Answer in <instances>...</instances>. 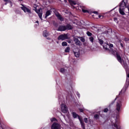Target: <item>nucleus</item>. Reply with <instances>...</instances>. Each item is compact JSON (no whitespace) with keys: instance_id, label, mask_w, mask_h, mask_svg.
I'll use <instances>...</instances> for the list:
<instances>
[{"instance_id":"obj_1","label":"nucleus","mask_w":129,"mask_h":129,"mask_svg":"<svg viewBox=\"0 0 129 129\" xmlns=\"http://www.w3.org/2000/svg\"><path fill=\"white\" fill-rule=\"evenodd\" d=\"M61 109L62 112H63V113H67V112H68V108H67V106H66V105L64 104H61Z\"/></svg>"},{"instance_id":"obj_2","label":"nucleus","mask_w":129,"mask_h":129,"mask_svg":"<svg viewBox=\"0 0 129 129\" xmlns=\"http://www.w3.org/2000/svg\"><path fill=\"white\" fill-rule=\"evenodd\" d=\"M58 40H61L62 41H64V40H66L68 39V36L67 34H61L58 37Z\"/></svg>"},{"instance_id":"obj_3","label":"nucleus","mask_w":129,"mask_h":129,"mask_svg":"<svg viewBox=\"0 0 129 129\" xmlns=\"http://www.w3.org/2000/svg\"><path fill=\"white\" fill-rule=\"evenodd\" d=\"M35 12L36 13H37V14H38V16L39 17L40 20H43L42 19V16L43 15V14L42 13V9L41 8L38 10L36 9Z\"/></svg>"},{"instance_id":"obj_4","label":"nucleus","mask_w":129,"mask_h":129,"mask_svg":"<svg viewBox=\"0 0 129 129\" xmlns=\"http://www.w3.org/2000/svg\"><path fill=\"white\" fill-rule=\"evenodd\" d=\"M115 53H116L117 61H118V62H119V63H120V64H122V62H123V59H122V58H121V57L118 54V53H117L116 52Z\"/></svg>"},{"instance_id":"obj_5","label":"nucleus","mask_w":129,"mask_h":129,"mask_svg":"<svg viewBox=\"0 0 129 129\" xmlns=\"http://www.w3.org/2000/svg\"><path fill=\"white\" fill-rule=\"evenodd\" d=\"M55 15L56 17H57V19H58V20L61 21V22H63V21H64V18L63 17H62V15H61L60 14H59V13L55 12Z\"/></svg>"},{"instance_id":"obj_6","label":"nucleus","mask_w":129,"mask_h":129,"mask_svg":"<svg viewBox=\"0 0 129 129\" xmlns=\"http://www.w3.org/2000/svg\"><path fill=\"white\" fill-rule=\"evenodd\" d=\"M109 48H110V49H109V50L110 52V53H111V54H113V55H114V54H115L116 51L115 50H113V49H111V48H113V44H110L109 45Z\"/></svg>"},{"instance_id":"obj_7","label":"nucleus","mask_w":129,"mask_h":129,"mask_svg":"<svg viewBox=\"0 0 129 129\" xmlns=\"http://www.w3.org/2000/svg\"><path fill=\"white\" fill-rule=\"evenodd\" d=\"M58 31H60V32L66 31V26L63 25L59 26L58 28Z\"/></svg>"},{"instance_id":"obj_8","label":"nucleus","mask_w":129,"mask_h":129,"mask_svg":"<svg viewBox=\"0 0 129 129\" xmlns=\"http://www.w3.org/2000/svg\"><path fill=\"white\" fill-rule=\"evenodd\" d=\"M59 124L54 122L51 125V129H59Z\"/></svg>"},{"instance_id":"obj_9","label":"nucleus","mask_w":129,"mask_h":129,"mask_svg":"<svg viewBox=\"0 0 129 129\" xmlns=\"http://www.w3.org/2000/svg\"><path fill=\"white\" fill-rule=\"evenodd\" d=\"M74 41L76 45H77V46H81V42L80 41L78 38H74Z\"/></svg>"},{"instance_id":"obj_10","label":"nucleus","mask_w":129,"mask_h":129,"mask_svg":"<svg viewBox=\"0 0 129 129\" xmlns=\"http://www.w3.org/2000/svg\"><path fill=\"white\" fill-rule=\"evenodd\" d=\"M21 10L24 11L25 13H29V14H31V10L27 8V7H21Z\"/></svg>"},{"instance_id":"obj_11","label":"nucleus","mask_w":129,"mask_h":129,"mask_svg":"<svg viewBox=\"0 0 129 129\" xmlns=\"http://www.w3.org/2000/svg\"><path fill=\"white\" fill-rule=\"evenodd\" d=\"M126 6V4L125 3V2L123 1L120 3L119 9H123L124 10V9H125Z\"/></svg>"},{"instance_id":"obj_12","label":"nucleus","mask_w":129,"mask_h":129,"mask_svg":"<svg viewBox=\"0 0 129 129\" xmlns=\"http://www.w3.org/2000/svg\"><path fill=\"white\" fill-rule=\"evenodd\" d=\"M116 110L118 111L120 110V102H117L116 105Z\"/></svg>"},{"instance_id":"obj_13","label":"nucleus","mask_w":129,"mask_h":129,"mask_svg":"<svg viewBox=\"0 0 129 129\" xmlns=\"http://www.w3.org/2000/svg\"><path fill=\"white\" fill-rule=\"evenodd\" d=\"M66 30H72L73 27L70 24H68L66 26Z\"/></svg>"},{"instance_id":"obj_14","label":"nucleus","mask_w":129,"mask_h":129,"mask_svg":"<svg viewBox=\"0 0 129 129\" xmlns=\"http://www.w3.org/2000/svg\"><path fill=\"white\" fill-rule=\"evenodd\" d=\"M123 10L124 9H121V8H119V13L121 15H122V16H124V15H125V13H124V12L123 11Z\"/></svg>"},{"instance_id":"obj_15","label":"nucleus","mask_w":129,"mask_h":129,"mask_svg":"<svg viewBox=\"0 0 129 129\" xmlns=\"http://www.w3.org/2000/svg\"><path fill=\"white\" fill-rule=\"evenodd\" d=\"M74 55L75 57H77V58H79V56H80V53L79 52H74Z\"/></svg>"},{"instance_id":"obj_16","label":"nucleus","mask_w":129,"mask_h":129,"mask_svg":"<svg viewBox=\"0 0 129 129\" xmlns=\"http://www.w3.org/2000/svg\"><path fill=\"white\" fill-rule=\"evenodd\" d=\"M103 47L105 50H108V48H109V45L107 43H105L103 45Z\"/></svg>"},{"instance_id":"obj_17","label":"nucleus","mask_w":129,"mask_h":129,"mask_svg":"<svg viewBox=\"0 0 129 129\" xmlns=\"http://www.w3.org/2000/svg\"><path fill=\"white\" fill-rule=\"evenodd\" d=\"M50 15H51V11H47L46 13V14H45V19L48 17V16H50Z\"/></svg>"},{"instance_id":"obj_18","label":"nucleus","mask_w":129,"mask_h":129,"mask_svg":"<svg viewBox=\"0 0 129 129\" xmlns=\"http://www.w3.org/2000/svg\"><path fill=\"white\" fill-rule=\"evenodd\" d=\"M72 114H73L74 118H76L77 117H78V115H79L78 114H77L76 113H75L74 112H73L72 113Z\"/></svg>"},{"instance_id":"obj_19","label":"nucleus","mask_w":129,"mask_h":129,"mask_svg":"<svg viewBox=\"0 0 129 129\" xmlns=\"http://www.w3.org/2000/svg\"><path fill=\"white\" fill-rule=\"evenodd\" d=\"M82 8V11L83 12V13H88V11L85 10V8H84V7H81Z\"/></svg>"},{"instance_id":"obj_20","label":"nucleus","mask_w":129,"mask_h":129,"mask_svg":"<svg viewBox=\"0 0 129 129\" xmlns=\"http://www.w3.org/2000/svg\"><path fill=\"white\" fill-rule=\"evenodd\" d=\"M4 1L6 3H9V4H10L11 7L13 6V3H12V1H11V0H4Z\"/></svg>"},{"instance_id":"obj_21","label":"nucleus","mask_w":129,"mask_h":129,"mask_svg":"<svg viewBox=\"0 0 129 129\" xmlns=\"http://www.w3.org/2000/svg\"><path fill=\"white\" fill-rule=\"evenodd\" d=\"M70 51V47H67L66 49H65L64 52H65L66 53H69Z\"/></svg>"},{"instance_id":"obj_22","label":"nucleus","mask_w":129,"mask_h":129,"mask_svg":"<svg viewBox=\"0 0 129 129\" xmlns=\"http://www.w3.org/2000/svg\"><path fill=\"white\" fill-rule=\"evenodd\" d=\"M69 2L71 5H76V3H75L74 1H72V0H69Z\"/></svg>"},{"instance_id":"obj_23","label":"nucleus","mask_w":129,"mask_h":129,"mask_svg":"<svg viewBox=\"0 0 129 129\" xmlns=\"http://www.w3.org/2000/svg\"><path fill=\"white\" fill-rule=\"evenodd\" d=\"M90 42H91V43H93V41H94V38H93V37L91 36L89 38Z\"/></svg>"},{"instance_id":"obj_24","label":"nucleus","mask_w":129,"mask_h":129,"mask_svg":"<svg viewBox=\"0 0 129 129\" xmlns=\"http://www.w3.org/2000/svg\"><path fill=\"white\" fill-rule=\"evenodd\" d=\"M79 38L81 42H82L83 43H84V42H85V38L84 37H81Z\"/></svg>"},{"instance_id":"obj_25","label":"nucleus","mask_w":129,"mask_h":129,"mask_svg":"<svg viewBox=\"0 0 129 129\" xmlns=\"http://www.w3.org/2000/svg\"><path fill=\"white\" fill-rule=\"evenodd\" d=\"M80 123L82 125V127H83L84 129L85 128V125L84 124V122H83V121H82L81 122H80Z\"/></svg>"},{"instance_id":"obj_26","label":"nucleus","mask_w":129,"mask_h":129,"mask_svg":"<svg viewBox=\"0 0 129 129\" xmlns=\"http://www.w3.org/2000/svg\"><path fill=\"white\" fill-rule=\"evenodd\" d=\"M61 45L63 47H64V46H67L68 44L67 42L63 41L62 42Z\"/></svg>"},{"instance_id":"obj_27","label":"nucleus","mask_w":129,"mask_h":129,"mask_svg":"<svg viewBox=\"0 0 129 129\" xmlns=\"http://www.w3.org/2000/svg\"><path fill=\"white\" fill-rule=\"evenodd\" d=\"M94 118H95V119H97L98 118H99V115L98 114H95L94 116Z\"/></svg>"},{"instance_id":"obj_28","label":"nucleus","mask_w":129,"mask_h":129,"mask_svg":"<svg viewBox=\"0 0 129 129\" xmlns=\"http://www.w3.org/2000/svg\"><path fill=\"white\" fill-rule=\"evenodd\" d=\"M87 35L89 36V37H91L92 36V33H91L90 32L88 31L87 32Z\"/></svg>"},{"instance_id":"obj_29","label":"nucleus","mask_w":129,"mask_h":129,"mask_svg":"<svg viewBox=\"0 0 129 129\" xmlns=\"http://www.w3.org/2000/svg\"><path fill=\"white\" fill-rule=\"evenodd\" d=\"M99 44H100V45H102V44H103V40H102V39H99Z\"/></svg>"},{"instance_id":"obj_30","label":"nucleus","mask_w":129,"mask_h":129,"mask_svg":"<svg viewBox=\"0 0 129 129\" xmlns=\"http://www.w3.org/2000/svg\"><path fill=\"white\" fill-rule=\"evenodd\" d=\"M50 120H51V121L52 122H53V121H56L57 119L55 118H51V119H50Z\"/></svg>"},{"instance_id":"obj_31","label":"nucleus","mask_w":129,"mask_h":129,"mask_svg":"<svg viewBox=\"0 0 129 129\" xmlns=\"http://www.w3.org/2000/svg\"><path fill=\"white\" fill-rule=\"evenodd\" d=\"M60 72H61V73H64V72H65V70L64 69H61L60 70Z\"/></svg>"},{"instance_id":"obj_32","label":"nucleus","mask_w":129,"mask_h":129,"mask_svg":"<svg viewBox=\"0 0 129 129\" xmlns=\"http://www.w3.org/2000/svg\"><path fill=\"white\" fill-rule=\"evenodd\" d=\"M114 126H115L116 129H119V127H118V126L117 125V124H116V123L114 124Z\"/></svg>"},{"instance_id":"obj_33","label":"nucleus","mask_w":129,"mask_h":129,"mask_svg":"<svg viewBox=\"0 0 129 129\" xmlns=\"http://www.w3.org/2000/svg\"><path fill=\"white\" fill-rule=\"evenodd\" d=\"M43 36L45 37H48V34L46 32H44L43 33Z\"/></svg>"},{"instance_id":"obj_34","label":"nucleus","mask_w":129,"mask_h":129,"mask_svg":"<svg viewBox=\"0 0 129 129\" xmlns=\"http://www.w3.org/2000/svg\"><path fill=\"white\" fill-rule=\"evenodd\" d=\"M78 117L80 122H81V121H82V118H81V117H80V116H79V115L78 116Z\"/></svg>"},{"instance_id":"obj_35","label":"nucleus","mask_w":129,"mask_h":129,"mask_svg":"<svg viewBox=\"0 0 129 129\" xmlns=\"http://www.w3.org/2000/svg\"><path fill=\"white\" fill-rule=\"evenodd\" d=\"M84 120L85 121V122H86V123H87V121H88V119L87 118H85L84 119Z\"/></svg>"},{"instance_id":"obj_36","label":"nucleus","mask_w":129,"mask_h":129,"mask_svg":"<svg viewBox=\"0 0 129 129\" xmlns=\"http://www.w3.org/2000/svg\"><path fill=\"white\" fill-rule=\"evenodd\" d=\"M107 111H108V109L107 108H105L104 109V112H107Z\"/></svg>"},{"instance_id":"obj_37","label":"nucleus","mask_w":129,"mask_h":129,"mask_svg":"<svg viewBox=\"0 0 129 129\" xmlns=\"http://www.w3.org/2000/svg\"><path fill=\"white\" fill-rule=\"evenodd\" d=\"M120 43V46L121 47H122V48H123V44L121 43V42L120 41H119Z\"/></svg>"},{"instance_id":"obj_38","label":"nucleus","mask_w":129,"mask_h":129,"mask_svg":"<svg viewBox=\"0 0 129 129\" xmlns=\"http://www.w3.org/2000/svg\"><path fill=\"white\" fill-rule=\"evenodd\" d=\"M114 22H116L117 21V18L116 17L114 18Z\"/></svg>"},{"instance_id":"obj_39","label":"nucleus","mask_w":129,"mask_h":129,"mask_svg":"<svg viewBox=\"0 0 129 129\" xmlns=\"http://www.w3.org/2000/svg\"><path fill=\"white\" fill-rule=\"evenodd\" d=\"M79 110L81 112H83V109H79Z\"/></svg>"},{"instance_id":"obj_40","label":"nucleus","mask_w":129,"mask_h":129,"mask_svg":"<svg viewBox=\"0 0 129 129\" xmlns=\"http://www.w3.org/2000/svg\"><path fill=\"white\" fill-rule=\"evenodd\" d=\"M93 13V14H95L96 15H97V14H98L97 12H96V11H94Z\"/></svg>"},{"instance_id":"obj_41","label":"nucleus","mask_w":129,"mask_h":129,"mask_svg":"<svg viewBox=\"0 0 129 129\" xmlns=\"http://www.w3.org/2000/svg\"><path fill=\"white\" fill-rule=\"evenodd\" d=\"M129 79V74H127V80Z\"/></svg>"},{"instance_id":"obj_42","label":"nucleus","mask_w":129,"mask_h":129,"mask_svg":"<svg viewBox=\"0 0 129 129\" xmlns=\"http://www.w3.org/2000/svg\"><path fill=\"white\" fill-rule=\"evenodd\" d=\"M68 43L71 44V40H68Z\"/></svg>"},{"instance_id":"obj_43","label":"nucleus","mask_w":129,"mask_h":129,"mask_svg":"<svg viewBox=\"0 0 129 129\" xmlns=\"http://www.w3.org/2000/svg\"><path fill=\"white\" fill-rule=\"evenodd\" d=\"M77 95L79 97H80V94L77 93Z\"/></svg>"},{"instance_id":"obj_44","label":"nucleus","mask_w":129,"mask_h":129,"mask_svg":"<svg viewBox=\"0 0 129 129\" xmlns=\"http://www.w3.org/2000/svg\"><path fill=\"white\" fill-rule=\"evenodd\" d=\"M36 23H37L38 24V25H39V21H37L36 22Z\"/></svg>"},{"instance_id":"obj_45","label":"nucleus","mask_w":129,"mask_h":129,"mask_svg":"<svg viewBox=\"0 0 129 129\" xmlns=\"http://www.w3.org/2000/svg\"><path fill=\"white\" fill-rule=\"evenodd\" d=\"M64 3H67V0H64Z\"/></svg>"},{"instance_id":"obj_46","label":"nucleus","mask_w":129,"mask_h":129,"mask_svg":"<svg viewBox=\"0 0 129 129\" xmlns=\"http://www.w3.org/2000/svg\"><path fill=\"white\" fill-rule=\"evenodd\" d=\"M99 18H101V16L99 15Z\"/></svg>"},{"instance_id":"obj_47","label":"nucleus","mask_w":129,"mask_h":129,"mask_svg":"<svg viewBox=\"0 0 129 129\" xmlns=\"http://www.w3.org/2000/svg\"><path fill=\"white\" fill-rule=\"evenodd\" d=\"M84 45H85V46H86V43H84Z\"/></svg>"},{"instance_id":"obj_48","label":"nucleus","mask_w":129,"mask_h":129,"mask_svg":"<svg viewBox=\"0 0 129 129\" xmlns=\"http://www.w3.org/2000/svg\"><path fill=\"white\" fill-rule=\"evenodd\" d=\"M19 2H22L23 0H19Z\"/></svg>"}]
</instances>
